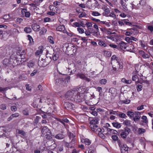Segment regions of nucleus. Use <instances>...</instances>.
Instances as JSON below:
<instances>
[{
	"label": "nucleus",
	"mask_w": 153,
	"mask_h": 153,
	"mask_svg": "<svg viewBox=\"0 0 153 153\" xmlns=\"http://www.w3.org/2000/svg\"><path fill=\"white\" fill-rule=\"evenodd\" d=\"M43 47L42 46H40L39 47V50H37L35 53V55L36 56H39L40 54L42 53Z\"/></svg>",
	"instance_id": "6ab92c4d"
},
{
	"label": "nucleus",
	"mask_w": 153,
	"mask_h": 153,
	"mask_svg": "<svg viewBox=\"0 0 153 153\" xmlns=\"http://www.w3.org/2000/svg\"><path fill=\"white\" fill-rule=\"evenodd\" d=\"M25 51L24 50H23L21 52H18L17 53L18 55H19L21 57V59H23L22 60L23 62L26 61V60L25 57Z\"/></svg>",
	"instance_id": "9b49d317"
},
{
	"label": "nucleus",
	"mask_w": 153,
	"mask_h": 153,
	"mask_svg": "<svg viewBox=\"0 0 153 153\" xmlns=\"http://www.w3.org/2000/svg\"><path fill=\"white\" fill-rule=\"evenodd\" d=\"M98 121L97 118H94L90 122V125H97Z\"/></svg>",
	"instance_id": "aec40b11"
},
{
	"label": "nucleus",
	"mask_w": 153,
	"mask_h": 153,
	"mask_svg": "<svg viewBox=\"0 0 153 153\" xmlns=\"http://www.w3.org/2000/svg\"><path fill=\"white\" fill-rule=\"evenodd\" d=\"M48 40L52 44H53L54 43L53 40V38L51 36H49L48 38Z\"/></svg>",
	"instance_id": "c03bdc74"
},
{
	"label": "nucleus",
	"mask_w": 153,
	"mask_h": 153,
	"mask_svg": "<svg viewBox=\"0 0 153 153\" xmlns=\"http://www.w3.org/2000/svg\"><path fill=\"white\" fill-rule=\"evenodd\" d=\"M93 23V22H87L85 25L87 26V27H91L92 26V23Z\"/></svg>",
	"instance_id": "13d9d810"
},
{
	"label": "nucleus",
	"mask_w": 153,
	"mask_h": 153,
	"mask_svg": "<svg viewBox=\"0 0 153 153\" xmlns=\"http://www.w3.org/2000/svg\"><path fill=\"white\" fill-rule=\"evenodd\" d=\"M130 102V100L129 99H127L126 100L121 101L119 102V103L120 104H122L123 103L126 104H129Z\"/></svg>",
	"instance_id": "72a5a7b5"
},
{
	"label": "nucleus",
	"mask_w": 153,
	"mask_h": 153,
	"mask_svg": "<svg viewBox=\"0 0 153 153\" xmlns=\"http://www.w3.org/2000/svg\"><path fill=\"white\" fill-rule=\"evenodd\" d=\"M107 82V80L105 79H103L100 80L99 83L101 85H105Z\"/></svg>",
	"instance_id": "2f4dec72"
},
{
	"label": "nucleus",
	"mask_w": 153,
	"mask_h": 153,
	"mask_svg": "<svg viewBox=\"0 0 153 153\" xmlns=\"http://www.w3.org/2000/svg\"><path fill=\"white\" fill-rule=\"evenodd\" d=\"M11 110L12 111H16L17 110V108L16 106H13L11 107Z\"/></svg>",
	"instance_id": "e2e57ef3"
},
{
	"label": "nucleus",
	"mask_w": 153,
	"mask_h": 153,
	"mask_svg": "<svg viewBox=\"0 0 153 153\" xmlns=\"http://www.w3.org/2000/svg\"><path fill=\"white\" fill-rule=\"evenodd\" d=\"M139 53L140 55L144 59L149 58L150 57V54L146 53L144 51L142 50L139 51Z\"/></svg>",
	"instance_id": "f8f14e48"
},
{
	"label": "nucleus",
	"mask_w": 153,
	"mask_h": 153,
	"mask_svg": "<svg viewBox=\"0 0 153 153\" xmlns=\"http://www.w3.org/2000/svg\"><path fill=\"white\" fill-rule=\"evenodd\" d=\"M117 116H119L120 117L122 118H126L127 116L124 113H121L120 114H118Z\"/></svg>",
	"instance_id": "37998d69"
},
{
	"label": "nucleus",
	"mask_w": 153,
	"mask_h": 153,
	"mask_svg": "<svg viewBox=\"0 0 153 153\" xmlns=\"http://www.w3.org/2000/svg\"><path fill=\"white\" fill-rule=\"evenodd\" d=\"M141 119L142 120L141 122L145 123L146 124H147L148 123V121L147 119L146 116L145 115H143L141 117Z\"/></svg>",
	"instance_id": "5701e85b"
},
{
	"label": "nucleus",
	"mask_w": 153,
	"mask_h": 153,
	"mask_svg": "<svg viewBox=\"0 0 153 153\" xmlns=\"http://www.w3.org/2000/svg\"><path fill=\"white\" fill-rule=\"evenodd\" d=\"M18 133L19 134H21L23 136H25L26 134V133L23 131L21 130H18Z\"/></svg>",
	"instance_id": "58836bf2"
},
{
	"label": "nucleus",
	"mask_w": 153,
	"mask_h": 153,
	"mask_svg": "<svg viewBox=\"0 0 153 153\" xmlns=\"http://www.w3.org/2000/svg\"><path fill=\"white\" fill-rule=\"evenodd\" d=\"M121 81L122 82H125L127 84H129L131 83L132 81L131 80H127L124 78L122 79Z\"/></svg>",
	"instance_id": "c85d7f7f"
},
{
	"label": "nucleus",
	"mask_w": 153,
	"mask_h": 153,
	"mask_svg": "<svg viewBox=\"0 0 153 153\" xmlns=\"http://www.w3.org/2000/svg\"><path fill=\"white\" fill-rule=\"evenodd\" d=\"M32 28L35 31H38L40 30V27L39 25L36 24H34L32 25Z\"/></svg>",
	"instance_id": "2eb2a0df"
},
{
	"label": "nucleus",
	"mask_w": 153,
	"mask_h": 153,
	"mask_svg": "<svg viewBox=\"0 0 153 153\" xmlns=\"http://www.w3.org/2000/svg\"><path fill=\"white\" fill-rule=\"evenodd\" d=\"M97 131L96 132V133H98V134L99 133H101L102 132H103L104 131V129H102L101 128H99L98 127L97 128Z\"/></svg>",
	"instance_id": "603ef678"
},
{
	"label": "nucleus",
	"mask_w": 153,
	"mask_h": 153,
	"mask_svg": "<svg viewBox=\"0 0 153 153\" xmlns=\"http://www.w3.org/2000/svg\"><path fill=\"white\" fill-rule=\"evenodd\" d=\"M65 135L62 133H59L56 134L55 137L58 140H62L65 138Z\"/></svg>",
	"instance_id": "a211bd4d"
},
{
	"label": "nucleus",
	"mask_w": 153,
	"mask_h": 153,
	"mask_svg": "<svg viewBox=\"0 0 153 153\" xmlns=\"http://www.w3.org/2000/svg\"><path fill=\"white\" fill-rule=\"evenodd\" d=\"M24 31L26 33H31L32 31V30L30 27H26L25 28Z\"/></svg>",
	"instance_id": "c756f323"
},
{
	"label": "nucleus",
	"mask_w": 153,
	"mask_h": 153,
	"mask_svg": "<svg viewBox=\"0 0 153 153\" xmlns=\"http://www.w3.org/2000/svg\"><path fill=\"white\" fill-rule=\"evenodd\" d=\"M118 45V49H122L124 50L126 49L129 45L128 43H126L123 41H121L117 43Z\"/></svg>",
	"instance_id": "39448f33"
},
{
	"label": "nucleus",
	"mask_w": 153,
	"mask_h": 153,
	"mask_svg": "<svg viewBox=\"0 0 153 153\" xmlns=\"http://www.w3.org/2000/svg\"><path fill=\"white\" fill-rule=\"evenodd\" d=\"M147 29L150 30L151 32H153V26L152 25H150L148 27Z\"/></svg>",
	"instance_id": "338daca9"
},
{
	"label": "nucleus",
	"mask_w": 153,
	"mask_h": 153,
	"mask_svg": "<svg viewBox=\"0 0 153 153\" xmlns=\"http://www.w3.org/2000/svg\"><path fill=\"white\" fill-rule=\"evenodd\" d=\"M8 87H5L3 88L0 87V92H2L4 91H6L8 89Z\"/></svg>",
	"instance_id": "680f3d73"
},
{
	"label": "nucleus",
	"mask_w": 153,
	"mask_h": 153,
	"mask_svg": "<svg viewBox=\"0 0 153 153\" xmlns=\"http://www.w3.org/2000/svg\"><path fill=\"white\" fill-rule=\"evenodd\" d=\"M118 144L120 148L121 153H123L126 152H128V149L129 148L126 145L122 143L121 142L118 141Z\"/></svg>",
	"instance_id": "7ed1b4c3"
},
{
	"label": "nucleus",
	"mask_w": 153,
	"mask_h": 153,
	"mask_svg": "<svg viewBox=\"0 0 153 153\" xmlns=\"http://www.w3.org/2000/svg\"><path fill=\"white\" fill-rule=\"evenodd\" d=\"M92 15L94 16H98L101 15V14L98 12L93 11Z\"/></svg>",
	"instance_id": "a18cd8bd"
},
{
	"label": "nucleus",
	"mask_w": 153,
	"mask_h": 153,
	"mask_svg": "<svg viewBox=\"0 0 153 153\" xmlns=\"http://www.w3.org/2000/svg\"><path fill=\"white\" fill-rule=\"evenodd\" d=\"M69 45L68 43H65L63 45V48H66L67 51L69 50Z\"/></svg>",
	"instance_id": "5fc2aeb1"
},
{
	"label": "nucleus",
	"mask_w": 153,
	"mask_h": 153,
	"mask_svg": "<svg viewBox=\"0 0 153 153\" xmlns=\"http://www.w3.org/2000/svg\"><path fill=\"white\" fill-rule=\"evenodd\" d=\"M112 124L114 127L117 128H119L121 127V124L118 122H113Z\"/></svg>",
	"instance_id": "393cba45"
},
{
	"label": "nucleus",
	"mask_w": 153,
	"mask_h": 153,
	"mask_svg": "<svg viewBox=\"0 0 153 153\" xmlns=\"http://www.w3.org/2000/svg\"><path fill=\"white\" fill-rule=\"evenodd\" d=\"M132 80L138 82H140L138 81V76L135 74L132 77Z\"/></svg>",
	"instance_id": "7c9ffc66"
},
{
	"label": "nucleus",
	"mask_w": 153,
	"mask_h": 153,
	"mask_svg": "<svg viewBox=\"0 0 153 153\" xmlns=\"http://www.w3.org/2000/svg\"><path fill=\"white\" fill-rule=\"evenodd\" d=\"M81 141L82 143H85L86 145H89L91 143V141L87 138H82Z\"/></svg>",
	"instance_id": "f3484780"
},
{
	"label": "nucleus",
	"mask_w": 153,
	"mask_h": 153,
	"mask_svg": "<svg viewBox=\"0 0 153 153\" xmlns=\"http://www.w3.org/2000/svg\"><path fill=\"white\" fill-rule=\"evenodd\" d=\"M123 21L124 22V23L126 25L130 26L132 25L131 23V22L128 21H127L126 20V19H123Z\"/></svg>",
	"instance_id": "bf43d9fd"
},
{
	"label": "nucleus",
	"mask_w": 153,
	"mask_h": 153,
	"mask_svg": "<svg viewBox=\"0 0 153 153\" xmlns=\"http://www.w3.org/2000/svg\"><path fill=\"white\" fill-rule=\"evenodd\" d=\"M109 46L112 48H117L118 49L119 46H118V45H116L110 44H109Z\"/></svg>",
	"instance_id": "6e6d98bb"
},
{
	"label": "nucleus",
	"mask_w": 153,
	"mask_h": 153,
	"mask_svg": "<svg viewBox=\"0 0 153 153\" xmlns=\"http://www.w3.org/2000/svg\"><path fill=\"white\" fill-rule=\"evenodd\" d=\"M77 76L80 78L82 79H84L85 78V75L83 74H81L80 73H79L77 74Z\"/></svg>",
	"instance_id": "a19ab883"
},
{
	"label": "nucleus",
	"mask_w": 153,
	"mask_h": 153,
	"mask_svg": "<svg viewBox=\"0 0 153 153\" xmlns=\"http://www.w3.org/2000/svg\"><path fill=\"white\" fill-rule=\"evenodd\" d=\"M42 132L43 134H52L51 131L47 126H44L43 127L42 129Z\"/></svg>",
	"instance_id": "9d476101"
},
{
	"label": "nucleus",
	"mask_w": 153,
	"mask_h": 153,
	"mask_svg": "<svg viewBox=\"0 0 153 153\" xmlns=\"http://www.w3.org/2000/svg\"><path fill=\"white\" fill-rule=\"evenodd\" d=\"M99 24H105L108 27H109L110 26L109 23L108 22H106V21H100Z\"/></svg>",
	"instance_id": "de8ad7c7"
},
{
	"label": "nucleus",
	"mask_w": 153,
	"mask_h": 153,
	"mask_svg": "<svg viewBox=\"0 0 153 153\" xmlns=\"http://www.w3.org/2000/svg\"><path fill=\"white\" fill-rule=\"evenodd\" d=\"M108 16L112 17L114 19H115L116 18V16L113 12L111 13L109 15H108Z\"/></svg>",
	"instance_id": "69168bd1"
},
{
	"label": "nucleus",
	"mask_w": 153,
	"mask_h": 153,
	"mask_svg": "<svg viewBox=\"0 0 153 153\" xmlns=\"http://www.w3.org/2000/svg\"><path fill=\"white\" fill-rule=\"evenodd\" d=\"M56 29L57 31L62 32L63 33H65L66 32V30L64 25L59 26L56 28Z\"/></svg>",
	"instance_id": "ddd939ff"
},
{
	"label": "nucleus",
	"mask_w": 153,
	"mask_h": 153,
	"mask_svg": "<svg viewBox=\"0 0 153 153\" xmlns=\"http://www.w3.org/2000/svg\"><path fill=\"white\" fill-rule=\"evenodd\" d=\"M107 131L108 132H109L111 134H117L118 133V132L116 130L109 128H107Z\"/></svg>",
	"instance_id": "bb28decb"
},
{
	"label": "nucleus",
	"mask_w": 153,
	"mask_h": 153,
	"mask_svg": "<svg viewBox=\"0 0 153 153\" xmlns=\"http://www.w3.org/2000/svg\"><path fill=\"white\" fill-rule=\"evenodd\" d=\"M10 18L9 15H5L3 16V19H9Z\"/></svg>",
	"instance_id": "0e129e2a"
},
{
	"label": "nucleus",
	"mask_w": 153,
	"mask_h": 153,
	"mask_svg": "<svg viewBox=\"0 0 153 153\" xmlns=\"http://www.w3.org/2000/svg\"><path fill=\"white\" fill-rule=\"evenodd\" d=\"M28 40L29 41V43L30 45H32L33 44L34 42L33 39L32 37L29 35L27 36Z\"/></svg>",
	"instance_id": "cd10ccee"
},
{
	"label": "nucleus",
	"mask_w": 153,
	"mask_h": 153,
	"mask_svg": "<svg viewBox=\"0 0 153 153\" xmlns=\"http://www.w3.org/2000/svg\"><path fill=\"white\" fill-rule=\"evenodd\" d=\"M137 90L138 91H140L142 90V85H138L137 86Z\"/></svg>",
	"instance_id": "4d7b16f0"
},
{
	"label": "nucleus",
	"mask_w": 153,
	"mask_h": 153,
	"mask_svg": "<svg viewBox=\"0 0 153 153\" xmlns=\"http://www.w3.org/2000/svg\"><path fill=\"white\" fill-rule=\"evenodd\" d=\"M6 108L7 106L5 104H2L0 106V108L3 110L6 109Z\"/></svg>",
	"instance_id": "052dcab7"
},
{
	"label": "nucleus",
	"mask_w": 153,
	"mask_h": 153,
	"mask_svg": "<svg viewBox=\"0 0 153 153\" xmlns=\"http://www.w3.org/2000/svg\"><path fill=\"white\" fill-rule=\"evenodd\" d=\"M65 97L68 100H70L76 102L82 101L83 96L77 90L68 91L65 94Z\"/></svg>",
	"instance_id": "f257e3e1"
},
{
	"label": "nucleus",
	"mask_w": 153,
	"mask_h": 153,
	"mask_svg": "<svg viewBox=\"0 0 153 153\" xmlns=\"http://www.w3.org/2000/svg\"><path fill=\"white\" fill-rule=\"evenodd\" d=\"M96 151L95 148L94 146L91 145L89 148L88 153H93Z\"/></svg>",
	"instance_id": "b1692460"
},
{
	"label": "nucleus",
	"mask_w": 153,
	"mask_h": 153,
	"mask_svg": "<svg viewBox=\"0 0 153 153\" xmlns=\"http://www.w3.org/2000/svg\"><path fill=\"white\" fill-rule=\"evenodd\" d=\"M130 131V129L129 128L127 127H125L123 130L120 131V135L121 137L123 139L126 138Z\"/></svg>",
	"instance_id": "f03ea898"
},
{
	"label": "nucleus",
	"mask_w": 153,
	"mask_h": 153,
	"mask_svg": "<svg viewBox=\"0 0 153 153\" xmlns=\"http://www.w3.org/2000/svg\"><path fill=\"white\" fill-rule=\"evenodd\" d=\"M22 14L24 15L27 18H29L30 16V12L27 11V10L26 9H22L21 11Z\"/></svg>",
	"instance_id": "4468645a"
},
{
	"label": "nucleus",
	"mask_w": 153,
	"mask_h": 153,
	"mask_svg": "<svg viewBox=\"0 0 153 153\" xmlns=\"http://www.w3.org/2000/svg\"><path fill=\"white\" fill-rule=\"evenodd\" d=\"M52 134H47L45 135V137L47 140H51L52 139V137H51Z\"/></svg>",
	"instance_id": "8fccbe9b"
},
{
	"label": "nucleus",
	"mask_w": 153,
	"mask_h": 153,
	"mask_svg": "<svg viewBox=\"0 0 153 153\" xmlns=\"http://www.w3.org/2000/svg\"><path fill=\"white\" fill-rule=\"evenodd\" d=\"M64 106L65 108L68 110L72 109L74 108V105L72 103L69 102H65Z\"/></svg>",
	"instance_id": "1a4fd4ad"
},
{
	"label": "nucleus",
	"mask_w": 153,
	"mask_h": 153,
	"mask_svg": "<svg viewBox=\"0 0 153 153\" xmlns=\"http://www.w3.org/2000/svg\"><path fill=\"white\" fill-rule=\"evenodd\" d=\"M39 5V4L38 3H37L36 1L35 0L33 3H31L30 4V6L34 7L37 6Z\"/></svg>",
	"instance_id": "ea45409f"
},
{
	"label": "nucleus",
	"mask_w": 153,
	"mask_h": 153,
	"mask_svg": "<svg viewBox=\"0 0 153 153\" xmlns=\"http://www.w3.org/2000/svg\"><path fill=\"white\" fill-rule=\"evenodd\" d=\"M98 44L99 45L104 46V47L106 46V44L104 42L101 40H98Z\"/></svg>",
	"instance_id": "4c0bfd02"
},
{
	"label": "nucleus",
	"mask_w": 153,
	"mask_h": 153,
	"mask_svg": "<svg viewBox=\"0 0 153 153\" xmlns=\"http://www.w3.org/2000/svg\"><path fill=\"white\" fill-rule=\"evenodd\" d=\"M48 58H46L45 59H42L41 60H39L38 61V65L40 67H44L48 65L49 62H47Z\"/></svg>",
	"instance_id": "20e7f679"
},
{
	"label": "nucleus",
	"mask_w": 153,
	"mask_h": 153,
	"mask_svg": "<svg viewBox=\"0 0 153 153\" xmlns=\"http://www.w3.org/2000/svg\"><path fill=\"white\" fill-rule=\"evenodd\" d=\"M59 53L58 52H54L53 54V60L55 61H56L58 59Z\"/></svg>",
	"instance_id": "412c9836"
},
{
	"label": "nucleus",
	"mask_w": 153,
	"mask_h": 153,
	"mask_svg": "<svg viewBox=\"0 0 153 153\" xmlns=\"http://www.w3.org/2000/svg\"><path fill=\"white\" fill-rule=\"evenodd\" d=\"M110 10L109 8H107L105 9L104 12L102 13V15L107 17L108 16V14L110 13Z\"/></svg>",
	"instance_id": "4be33fe9"
},
{
	"label": "nucleus",
	"mask_w": 153,
	"mask_h": 153,
	"mask_svg": "<svg viewBox=\"0 0 153 153\" xmlns=\"http://www.w3.org/2000/svg\"><path fill=\"white\" fill-rule=\"evenodd\" d=\"M138 132L139 134H142L145 132V130L144 129L139 128L138 129Z\"/></svg>",
	"instance_id": "49530a36"
},
{
	"label": "nucleus",
	"mask_w": 153,
	"mask_h": 153,
	"mask_svg": "<svg viewBox=\"0 0 153 153\" xmlns=\"http://www.w3.org/2000/svg\"><path fill=\"white\" fill-rule=\"evenodd\" d=\"M109 114H113L114 115H118V113H117L116 111H113V110L111 109L109 110Z\"/></svg>",
	"instance_id": "3c124183"
},
{
	"label": "nucleus",
	"mask_w": 153,
	"mask_h": 153,
	"mask_svg": "<svg viewBox=\"0 0 153 153\" xmlns=\"http://www.w3.org/2000/svg\"><path fill=\"white\" fill-rule=\"evenodd\" d=\"M23 20V19L22 18H18L16 19V22L17 24H19L21 23Z\"/></svg>",
	"instance_id": "864d4df0"
},
{
	"label": "nucleus",
	"mask_w": 153,
	"mask_h": 153,
	"mask_svg": "<svg viewBox=\"0 0 153 153\" xmlns=\"http://www.w3.org/2000/svg\"><path fill=\"white\" fill-rule=\"evenodd\" d=\"M90 127L92 130L95 132H96L97 131V128L98 127L97 125H90Z\"/></svg>",
	"instance_id": "a878e982"
},
{
	"label": "nucleus",
	"mask_w": 153,
	"mask_h": 153,
	"mask_svg": "<svg viewBox=\"0 0 153 153\" xmlns=\"http://www.w3.org/2000/svg\"><path fill=\"white\" fill-rule=\"evenodd\" d=\"M68 135L70 139L71 140L70 143L72 144H74L76 140L75 135L71 132H69L68 133Z\"/></svg>",
	"instance_id": "423d86ee"
},
{
	"label": "nucleus",
	"mask_w": 153,
	"mask_h": 153,
	"mask_svg": "<svg viewBox=\"0 0 153 153\" xmlns=\"http://www.w3.org/2000/svg\"><path fill=\"white\" fill-rule=\"evenodd\" d=\"M111 60H116L117 62L119 61V59L118 57H116L115 55H113L111 58Z\"/></svg>",
	"instance_id": "79ce46f5"
},
{
	"label": "nucleus",
	"mask_w": 153,
	"mask_h": 153,
	"mask_svg": "<svg viewBox=\"0 0 153 153\" xmlns=\"http://www.w3.org/2000/svg\"><path fill=\"white\" fill-rule=\"evenodd\" d=\"M140 112L138 111L135 112L134 114L133 117V120L136 123L140 119Z\"/></svg>",
	"instance_id": "6e6552de"
},
{
	"label": "nucleus",
	"mask_w": 153,
	"mask_h": 153,
	"mask_svg": "<svg viewBox=\"0 0 153 153\" xmlns=\"http://www.w3.org/2000/svg\"><path fill=\"white\" fill-rule=\"evenodd\" d=\"M77 30L79 33H84V30L80 27H78L77 28Z\"/></svg>",
	"instance_id": "09e8293b"
},
{
	"label": "nucleus",
	"mask_w": 153,
	"mask_h": 153,
	"mask_svg": "<svg viewBox=\"0 0 153 153\" xmlns=\"http://www.w3.org/2000/svg\"><path fill=\"white\" fill-rule=\"evenodd\" d=\"M126 0H121L120 3L123 8V10L124 11H126L127 10V5L126 4Z\"/></svg>",
	"instance_id": "dca6fc26"
},
{
	"label": "nucleus",
	"mask_w": 153,
	"mask_h": 153,
	"mask_svg": "<svg viewBox=\"0 0 153 153\" xmlns=\"http://www.w3.org/2000/svg\"><path fill=\"white\" fill-rule=\"evenodd\" d=\"M115 67H113V70L114 71H118L119 69H122L123 68V63L120 62L119 61L117 62Z\"/></svg>",
	"instance_id": "0eeeda50"
},
{
	"label": "nucleus",
	"mask_w": 153,
	"mask_h": 153,
	"mask_svg": "<svg viewBox=\"0 0 153 153\" xmlns=\"http://www.w3.org/2000/svg\"><path fill=\"white\" fill-rule=\"evenodd\" d=\"M123 123L125 125L128 126H131L130 121L128 120H125L124 121Z\"/></svg>",
	"instance_id": "473e14b6"
},
{
	"label": "nucleus",
	"mask_w": 153,
	"mask_h": 153,
	"mask_svg": "<svg viewBox=\"0 0 153 153\" xmlns=\"http://www.w3.org/2000/svg\"><path fill=\"white\" fill-rule=\"evenodd\" d=\"M112 139L114 141H117V143H118V141H119L120 142H121L120 140L118 139V137L117 136L115 135H112L111 137Z\"/></svg>",
	"instance_id": "f704fd0d"
},
{
	"label": "nucleus",
	"mask_w": 153,
	"mask_h": 153,
	"mask_svg": "<svg viewBox=\"0 0 153 153\" xmlns=\"http://www.w3.org/2000/svg\"><path fill=\"white\" fill-rule=\"evenodd\" d=\"M47 31V30L45 28H42L41 30L39 32V33L40 35H42L45 33Z\"/></svg>",
	"instance_id": "c9c22d12"
},
{
	"label": "nucleus",
	"mask_w": 153,
	"mask_h": 153,
	"mask_svg": "<svg viewBox=\"0 0 153 153\" xmlns=\"http://www.w3.org/2000/svg\"><path fill=\"white\" fill-rule=\"evenodd\" d=\"M27 66L30 68H32L34 66V64L31 62H29L27 63Z\"/></svg>",
	"instance_id": "774afa93"
},
{
	"label": "nucleus",
	"mask_w": 153,
	"mask_h": 153,
	"mask_svg": "<svg viewBox=\"0 0 153 153\" xmlns=\"http://www.w3.org/2000/svg\"><path fill=\"white\" fill-rule=\"evenodd\" d=\"M134 114V113L133 112L131 111H128L127 112V115L130 118L133 117Z\"/></svg>",
	"instance_id": "e433bc0d"
}]
</instances>
